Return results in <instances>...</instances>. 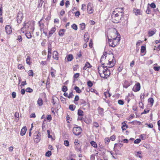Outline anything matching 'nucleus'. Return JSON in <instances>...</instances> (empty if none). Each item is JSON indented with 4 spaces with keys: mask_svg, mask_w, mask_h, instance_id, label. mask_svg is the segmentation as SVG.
Listing matches in <instances>:
<instances>
[{
    "mask_svg": "<svg viewBox=\"0 0 160 160\" xmlns=\"http://www.w3.org/2000/svg\"><path fill=\"white\" fill-rule=\"evenodd\" d=\"M112 17V21L114 23L122 22V25L123 26H125L127 24L128 21V18L127 17H122L113 12Z\"/></svg>",
    "mask_w": 160,
    "mask_h": 160,
    "instance_id": "1",
    "label": "nucleus"
},
{
    "mask_svg": "<svg viewBox=\"0 0 160 160\" xmlns=\"http://www.w3.org/2000/svg\"><path fill=\"white\" fill-rule=\"evenodd\" d=\"M123 8H116L112 12L114 13V14L115 13L116 14H118L119 16L123 17L124 13Z\"/></svg>",
    "mask_w": 160,
    "mask_h": 160,
    "instance_id": "2",
    "label": "nucleus"
},
{
    "mask_svg": "<svg viewBox=\"0 0 160 160\" xmlns=\"http://www.w3.org/2000/svg\"><path fill=\"white\" fill-rule=\"evenodd\" d=\"M72 131L75 135L78 136L81 133L82 129L80 127H75L73 128Z\"/></svg>",
    "mask_w": 160,
    "mask_h": 160,
    "instance_id": "3",
    "label": "nucleus"
},
{
    "mask_svg": "<svg viewBox=\"0 0 160 160\" xmlns=\"http://www.w3.org/2000/svg\"><path fill=\"white\" fill-rule=\"evenodd\" d=\"M41 139V133L38 131H36L34 134V141L37 143Z\"/></svg>",
    "mask_w": 160,
    "mask_h": 160,
    "instance_id": "4",
    "label": "nucleus"
},
{
    "mask_svg": "<svg viewBox=\"0 0 160 160\" xmlns=\"http://www.w3.org/2000/svg\"><path fill=\"white\" fill-rule=\"evenodd\" d=\"M23 18V14L22 12L19 11L18 13L17 17V22L18 23H20L22 21Z\"/></svg>",
    "mask_w": 160,
    "mask_h": 160,
    "instance_id": "5",
    "label": "nucleus"
},
{
    "mask_svg": "<svg viewBox=\"0 0 160 160\" xmlns=\"http://www.w3.org/2000/svg\"><path fill=\"white\" fill-rule=\"evenodd\" d=\"M105 69H106L105 72L104 74H102V76H101V78L104 79H106L109 77L111 74L110 70L107 67Z\"/></svg>",
    "mask_w": 160,
    "mask_h": 160,
    "instance_id": "6",
    "label": "nucleus"
},
{
    "mask_svg": "<svg viewBox=\"0 0 160 160\" xmlns=\"http://www.w3.org/2000/svg\"><path fill=\"white\" fill-rule=\"evenodd\" d=\"M93 6L92 3L89 2L87 6V11L88 13L91 14L93 13Z\"/></svg>",
    "mask_w": 160,
    "mask_h": 160,
    "instance_id": "7",
    "label": "nucleus"
},
{
    "mask_svg": "<svg viewBox=\"0 0 160 160\" xmlns=\"http://www.w3.org/2000/svg\"><path fill=\"white\" fill-rule=\"evenodd\" d=\"M141 88L140 84L139 82H137L133 87L132 90L134 92H137L139 91Z\"/></svg>",
    "mask_w": 160,
    "mask_h": 160,
    "instance_id": "8",
    "label": "nucleus"
},
{
    "mask_svg": "<svg viewBox=\"0 0 160 160\" xmlns=\"http://www.w3.org/2000/svg\"><path fill=\"white\" fill-rule=\"evenodd\" d=\"M113 40L114 42L113 43L114 44V47H116L119 43L120 41V37H116L115 38H113Z\"/></svg>",
    "mask_w": 160,
    "mask_h": 160,
    "instance_id": "9",
    "label": "nucleus"
},
{
    "mask_svg": "<svg viewBox=\"0 0 160 160\" xmlns=\"http://www.w3.org/2000/svg\"><path fill=\"white\" fill-rule=\"evenodd\" d=\"M5 30L7 34H10L12 31L11 27L9 25H7L6 26Z\"/></svg>",
    "mask_w": 160,
    "mask_h": 160,
    "instance_id": "10",
    "label": "nucleus"
},
{
    "mask_svg": "<svg viewBox=\"0 0 160 160\" xmlns=\"http://www.w3.org/2000/svg\"><path fill=\"white\" fill-rule=\"evenodd\" d=\"M38 23L39 24L40 31L41 32H42V31H43V29H44V27L45 26L44 25V22H43L39 21L38 22Z\"/></svg>",
    "mask_w": 160,
    "mask_h": 160,
    "instance_id": "11",
    "label": "nucleus"
},
{
    "mask_svg": "<svg viewBox=\"0 0 160 160\" xmlns=\"http://www.w3.org/2000/svg\"><path fill=\"white\" fill-rule=\"evenodd\" d=\"M106 52H104L103 53V55L102 56L101 59L100 60V62L101 63V64L102 65H104L105 63H102V61L106 59V55L107 54Z\"/></svg>",
    "mask_w": 160,
    "mask_h": 160,
    "instance_id": "12",
    "label": "nucleus"
},
{
    "mask_svg": "<svg viewBox=\"0 0 160 160\" xmlns=\"http://www.w3.org/2000/svg\"><path fill=\"white\" fill-rule=\"evenodd\" d=\"M130 85V83L127 80H125L123 84V87L125 88H127Z\"/></svg>",
    "mask_w": 160,
    "mask_h": 160,
    "instance_id": "13",
    "label": "nucleus"
},
{
    "mask_svg": "<svg viewBox=\"0 0 160 160\" xmlns=\"http://www.w3.org/2000/svg\"><path fill=\"white\" fill-rule=\"evenodd\" d=\"M26 131H27V128H26V127H25V126L24 127L21 129V132H20V135L22 136H23V135H24L26 132Z\"/></svg>",
    "mask_w": 160,
    "mask_h": 160,
    "instance_id": "14",
    "label": "nucleus"
},
{
    "mask_svg": "<svg viewBox=\"0 0 160 160\" xmlns=\"http://www.w3.org/2000/svg\"><path fill=\"white\" fill-rule=\"evenodd\" d=\"M56 28L55 27H52L51 30L49 32V36L48 38H50L52 34L55 32Z\"/></svg>",
    "mask_w": 160,
    "mask_h": 160,
    "instance_id": "15",
    "label": "nucleus"
},
{
    "mask_svg": "<svg viewBox=\"0 0 160 160\" xmlns=\"http://www.w3.org/2000/svg\"><path fill=\"white\" fill-rule=\"evenodd\" d=\"M107 67V66L104 67L102 66H99L98 68V72L99 74V73L102 72L103 70H104L105 68H106Z\"/></svg>",
    "mask_w": 160,
    "mask_h": 160,
    "instance_id": "16",
    "label": "nucleus"
},
{
    "mask_svg": "<svg viewBox=\"0 0 160 160\" xmlns=\"http://www.w3.org/2000/svg\"><path fill=\"white\" fill-rule=\"evenodd\" d=\"M53 58L54 59L58 60V53L57 51H54L53 52Z\"/></svg>",
    "mask_w": 160,
    "mask_h": 160,
    "instance_id": "17",
    "label": "nucleus"
},
{
    "mask_svg": "<svg viewBox=\"0 0 160 160\" xmlns=\"http://www.w3.org/2000/svg\"><path fill=\"white\" fill-rule=\"evenodd\" d=\"M91 65L90 64V63L87 62L86 63L85 66L83 68V69L84 70H86L87 68H90L92 67Z\"/></svg>",
    "mask_w": 160,
    "mask_h": 160,
    "instance_id": "18",
    "label": "nucleus"
},
{
    "mask_svg": "<svg viewBox=\"0 0 160 160\" xmlns=\"http://www.w3.org/2000/svg\"><path fill=\"white\" fill-rule=\"evenodd\" d=\"M89 36L87 32H86L84 35V41L86 42H87L89 39Z\"/></svg>",
    "mask_w": 160,
    "mask_h": 160,
    "instance_id": "19",
    "label": "nucleus"
},
{
    "mask_svg": "<svg viewBox=\"0 0 160 160\" xmlns=\"http://www.w3.org/2000/svg\"><path fill=\"white\" fill-rule=\"evenodd\" d=\"M98 112L99 114L101 116L103 115L104 114V109L102 108L99 107L98 108Z\"/></svg>",
    "mask_w": 160,
    "mask_h": 160,
    "instance_id": "20",
    "label": "nucleus"
},
{
    "mask_svg": "<svg viewBox=\"0 0 160 160\" xmlns=\"http://www.w3.org/2000/svg\"><path fill=\"white\" fill-rule=\"evenodd\" d=\"M108 42L109 43V46L112 47H114V44L113 43V42H114L113 40V39H109L108 38Z\"/></svg>",
    "mask_w": 160,
    "mask_h": 160,
    "instance_id": "21",
    "label": "nucleus"
},
{
    "mask_svg": "<svg viewBox=\"0 0 160 160\" xmlns=\"http://www.w3.org/2000/svg\"><path fill=\"white\" fill-rule=\"evenodd\" d=\"M79 103L80 105H82L85 106L86 105V102L85 100L83 99H80L79 101Z\"/></svg>",
    "mask_w": 160,
    "mask_h": 160,
    "instance_id": "22",
    "label": "nucleus"
},
{
    "mask_svg": "<svg viewBox=\"0 0 160 160\" xmlns=\"http://www.w3.org/2000/svg\"><path fill=\"white\" fill-rule=\"evenodd\" d=\"M66 58L68 61H71L73 59V56L72 54H69L66 57Z\"/></svg>",
    "mask_w": 160,
    "mask_h": 160,
    "instance_id": "23",
    "label": "nucleus"
},
{
    "mask_svg": "<svg viewBox=\"0 0 160 160\" xmlns=\"http://www.w3.org/2000/svg\"><path fill=\"white\" fill-rule=\"evenodd\" d=\"M65 31V30L64 29H60L58 33L59 35L61 37L63 36L64 35Z\"/></svg>",
    "mask_w": 160,
    "mask_h": 160,
    "instance_id": "24",
    "label": "nucleus"
},
{
    "mask_svg": "<svg viewBox=\"0 0 160 160\" xmlns=\"http://www.w3.org/2000/svg\"><path fill=\"white\" fill-rule=\"evenodd\" d=\"M25 35L27 38L28 39H30L32 37V36L30 32H26L25 34Z\"/></svg>",
    "mask_w": 160,
    "mask_h": 160,
    "instance_id": "25",
    "label": "nucleus"
},
{
    "mask_svg": "<svg viewBox=\"0 0 160 160\" xmlns=\"http://www.w3.org/2000/svg\"><path fill=\"white\" fill-rule=\"evenodd\" d=\"M74 89L76 92L78 93H80L82 92L81 90L77 86L75 87Z\"/></svg>",
    "mask_w": 160,
    "mask_h": 160,
    "instance_id": "26",
    "label": "nucleus"
},
{
    "mask_svg": "<svg viewBox=\"0 0 160 160\" xmlns=\"http://www.w3.org/2000/svg\"><path fill=\"white\" fill-rule=\"evenodd\" d=\"M76 108V106L73 104H71L69 106V108L72 111H74Z\"/></svg>",
    "mask_w": 160,
    "mask_h": 160,
    "instance_id": "27",
    "label": "nucleus"
},
{
    "mask_svg": "<svg viewBox=\"0 0 160 160\" xmlns=\"http://www.w3.org/2000/svg\"><path fill=\"white\" fill-rule=\"evenodd\" d=\"M78 114L79 116H82L83 115V112L81 109H78Z\"/></svg>",
    "mask_w": 160,
    "mask_h": 160,
    "instance_id": "28",
    "label": "nucleus"
},
{
    "mask_svg": "<svg viewBox=\"0 0 160 160\" xmlns=\"http://www.w3.org/2000/svg\"><path fill=\"white\" fill-rule=\"evenodd\" d=\"M90 144L92 146L95 148H96L97 147V144L94 141H91L90 142Z\"/></svg>",
    "mask_w": 160,
    "mask_h": 160,
    "instance_id": "29",
    "label": "nucleus"
},
{
    "mask_svg": "<svg viewBox=\"0 0 160 160\" xmlns=\"http://www.w3.org/2000/svg\"><path fill=\"white\" fill-rule=\"evenodd\" d=\"M37 103L38 104L39 106H41L42 105V100L41 98H39L38 101H37Z\"/></svg>",
    "mask_w": 160,
    "mask_h": 160,
    "instance_id": "30",
    "label": "nucleus"
},
{
    "mask_svg": "<svg viewBox=\"0 0 160 160\" xmlns=\"http://www.w3.org/2000/svg\"><path fill=\"white\" fill-rule=\"evenodd\" d=\"M148 101L150 103L151 106L153 105L154 102V99L152 98H149L148 100Z\"/></svg>",
    "mask_w": 160,
    "mask_h": 160,
    "instance_id": "31",
    "label": "nucleus"
},
{
    "mask_svg": "<svg viewBox=\"0 0 160 160\" xmlns=\"http://www.w3.org/2000/svg\"><path fill=\"white\" fill-rule=\"evenodd\" d=\"M79 100V97L78 96L76 95V96L75 98L74 99V103L75 104H78V102H77V101Z\"/></svg>",
    "mask_w": 160,
    "mask_h": 160,
    "instance_id": "32",
    "label": "nucleus"
},
{
    "mask_svg": "<svg viewBox=\"0 0 160 160\" xmlns=\"http://www.w3.org/2000/svg\"><path fill=\"white\" fill-rule=\"evenodd\" d=\"M155 32L153 31H149L148 32V36L149 37H151L154 34Z\"/></svg>",
    "mask_w": 160,
    "mask_h": 160,
    "instance_id": "33",
    "label": "nucleus"
},
{
    "mask_svg": "<svg viewBox=\"0 0 160 160\" xmlns=\"http://www.w3.org/2000/svg\"><path fill=\"white\" fill-rule=\"evenodd\" d=\"M104 95L105 96L106 98L108 97H110L111 96V94L109 93V91L106 92H104Z\"/></svg>",
    "mask_w": 160,
    "mask_h": 160,
    "instance_id": "34",
    "label": "nucleus"
},
{
    "mask_svg": "<svg viewBox=\"0 0 160 160\" xmlns=\"http://www.w3.org/2000/svg\"><path fill=\"white\" fill-rule=\"evenodd\" d=\"M81 29L83 30L85 28V24L84 23H82L80 24Z\"/></svg>",
    "mask_w": 160,
    "mask_h": 160,
    "instance_id": "35",
    "label": "nucleus"
},
{
    "mask_svg": "<svg viewBox=\"0 0 160 160\" xmlns=\"http://www.w3.org/2000/svg\"><path fill=\"white\" fill-rule=\"evenodd\" d=\"M68 90L67 87L65 86H63L62 88V90L64 92H65Z\"/></svg>",
    "mask_w": 160,
    "mask_h": 160,
    "instance_id": "36",
    "label": "nucleus"
},
{
    "mask_svg": "<svg viewBox=\"0 0 160 160\" xmlns=\"http://www.w3.org/2000/svg\"><path fill=\"white\" fill-rule=\"evenodd\" d=\"M148 5H149L151 8H155L156 7V5L154 2H152L151 4L148 3Z\"/></svg>",
    "mask_w": 160,
    "mask_h": 160,
    "instance_id": "37",
    "label": "nucleus"
},
{
    "mask_svg": "<svg viewBox=\"0 0 160 160\" xmlns=\"http://www.w3.org/2000/svg\"><path fill=\"white\" fill-rule=\"evenodd\" d=\"M30 58L29 56H28L27 57V58L26 59V63L27 64L30 65L31 64V62H30Z\"/></svg>",
    "mask_w": 160,
    "mask_h": 160,
    "instance_id": "38",
    "label": "nucleus"
},
{
    "mask_svg": "<svg viewBox=\"0 0 160 160\" xmlns=\"http://www.w3.org/2000/svg\"><path fill=\"white\" fill-rule=\"evenodd\" d=\"M26 91L27 92L31 93L33 92V90L31 88H28L26 89Z\"/></svg>",
    "mask_w": 160,
    "mask_h": 160,
    "instance_id": "39",
    "label": "nucleus"
},
{
    "mask_svg": "<svg viewBox=\"0 0 160 160\" xmlns=\"http://www.w3.org/2000/svg\"><path fill=\"white\" fill-rule=\"evenodd\" d=\"M71 27L75 30H76L78 29L77 26L75 24H73L71 26Z\"/></svg>",
    "mask_w": 160,
    "mask_h": 160,
    "instance_id": "40",
    "label": "nucleus"
},
{
    "mask_svg": "<svg viewBox=\"0 0 160 160\" xmlns=\"http://www.w3.org/2000/svg\"><path fill=\"white\" fill-rule=\"evenodd\" d=\"M146 47L145 46H142L141 47V53H143L146 50Z\"/></svg>",
    "mask_w": 160,
    "mask_h": 160,
    "instance_id": "41",
    "label": "nucleus"
},
{
    "mask_svg": "<svg viewBox=\"0 0 160 160\" xmlns=\"http://www.w3.org/2000/svg\"><path fill=\"white\" fill-rule=\"evenodd\" d=\"M146 12L148 14H150L151 13V10L148 6L147 7V9L146 11Z\"/></svg>",
    "mask_w": 160,
    "mask_h": 160,
    "instance_id": "42",
    "label": "nucleus"
},
{
    "mask_svg": "<svg viewBox=\"0 0 160 160\" xmlns=\"http://www.w3.org/2000/svg\"><path fill=\"white\" fill-rule=\"evenodd\" d=\"M132 123H133V124H138L140 125L141 123V122L139 121H134L132 122Z\"/></svg>",
    "mask_w": 160,
    "mask_h": 160,
    "instance_id": "43",
    "label": "nucleus"
},
{
    "mask_svg": "<svg viewBox=\"0 0 160 160\" xmlns=\"http://www.w3.org/2000/svg\"><path fill=\"white\" fill-rule=\"evenodd\" d=\"M87 85L88 87H91L93 85V83L91 81H89L87 82Z\"/></svg>",
    "mask_w": 160,
    "mask_h": 160,
    "instance_id": "44",
    "label": "nucleus"
},
{
    "mask_svg": "<svg viewBox=\"0 0 160 160\" xmlns=\"http://www.w3.org/2000/svg\"><path fill=\"white\" fill-rule=\"evenodd\" d=\"M51 152L50 151H48L46 153L45 155L47 157H49L51 155Z\"/></svg>",
    "mask_w": 160,
    "mask_h": 160,
    "instance_id": "45",
    "label": "nucleus"
},
{
    "mask_svg": "<svg viewBox=\"0 0 160 160\" xmlns=\"http://www.w3.org/2000/svg\"><path fill=\"white\" fill-rule=\"evenodd\" d=\"M17 40H18L19 42H21L22 41V37L21 36L18 35L17 37Z\"/></svg>",
    "mask_w": 160,
    "mask_h": 160,
    "instance_id": "46",
    "label": "nucleus"
},
{
    "mask_svg": "<svg viewBox=\"0 0 160 160\" xmlns=\"http://www.w3.org/2000/svg\"><path fill=\"white\" fill-rule=\"evenodd\" d=\"M74 96L73 94V92L72 91L71 92H70L69 95H68V98H72Z\"/></svg>",
    "mask_w": 160,
    "mask_h": 160,
    "instance_id": "47",
    "label": "nucleus"
},
{
    "mask_svg": "<svg viewBox=\"0 0 160 160\" xmlns=\"http://www.w3.org/2000/svg\"><path fill=\"white\" fill-rule=\"evenodd\" d=\"M28 74L29 76H33V73L32 70H30L28 72Z\"/></svg>",
    "mask_w": 160,
    "mask_h": 160,
    "instance_id": "48",
    "label": "nucleus"
},
{
    "mask_svg": "<svg viewBox=\"0 0 160 160\" xmlns=\"http://www.w3.org/2000/svg\"><path fill=\"white\" fill-rule=\"evenodd\" d=\"M76 150L78 152H81V151H82V149H81V147L80 146V147L79 148H78V147H77L76 148Z\"/></svg>",
    "mask_w": 160,
    "mask_h": 160,
    "instance_id": "49",
    "label": "nucleus"
},
{
    "mask_svg": "<svg viewBox=\"0 0 160 160\" xmlns=\"http://www.w3.org/2000/svg\"><path fill=\"white\" fill-rule=\"evenodd\" d=\"M134 12L136 15H139L140 14V11L139 9H136L135 10Z\"/></svg>",
    "mask_w": 160,
    "mask_h": 160,
    "instance_id": "50",
    "label": "nucleus"
},
{
    "mask_svg": "<svg viewBox=\"0 0 160 160\" xmlns=\"http://www.w3.org/2000/svg\"><path fill=\"white\" fill-rule=\"evenodd\" d=\"M52 51V46L51 44L48 46V52H51Z\"/></svg>",
    "mask_w": 160,
    "mask_h": 160,
    "instance_id": "51",
    "label": "nucleus"
},
{
    "mask_svg": "<svg viewBox=\"0 0 160 160\" xmlns=\"http://www.w3.org/2000/svg\"><path fill=\"white\" fill-rule=\"evenodd\" d=\"M43 2H44L42 0H39V1H38V5L39 7H42V3Z\"/></svg>",
    "mask_w": 160,
    "mask_h": 160,
    "instance_id": "52",
    "label": "nucleus"
},
{
    "mask_svg": "<svg viewBox=\"0 0 160 160\" xmlns=\"http://www.w3.org/2000/svg\"><path fill=\"white\" fill-rule=\"evenodd\" d=\"M141 141V140L140 138H138L135 140L134 141V143L135 144L139 143Z\"/></svg>",
    "mask_w": 160,
    "mask_h": 160,
    "instance_id": "53",
    "label": "nucleus"
},
{
    "mask_svg": "<svg viewBox=\"0 0 160 160\" xmlns=\"http://www.w3.org/2000/svg\"><path fill=\"white\" fill-rule=\"evenodd\" d=\"M118 103L119 105H123L124 103L123 101L122 100H118Z\"/></svg>",
    "mask_w": 160,
    "mask_h": 160,
    "instance_id": "54",
    "label": "nucleus"
},
{
    "mask_svg": "<svg viewBox=\"0 0 160 160\" xmlns=\"http://www.w3.org/2000/svg\"><path fill=\"white\" fill-rule=\"evenodd\" d=\"M153 69L155 71H158L160 69V67L158 66L156 67H154Z\"/></svg>",
    "mask_w": 160,
    "mask_h": 160,
    "instance_id": "55",
    "label": "nucleus"
},
{
    "mask_svg": "<svg viewBox=\"0 0 160 160\" xmlns=\"http://www.w3.org/2000/svg\"><path fill=\"white\" fill-rule=\"evenodd\" d=\"M93 126L97 128L99 127V125L98 123L97 122H94L93 123Z\"/></svg>",
    "mask_w": 160,
    "mask_h": 160,
    "instance_id": "56",
    "label": "nucleus"
},
{
    "mask_svg": "<svg viewBox=\"0 0 160 160\" xmlns=\"http://www.w3.org/2000/svg\"><path fill=\"white\" fill-rule=\"evenodd\" d=\"M141 152H142L141 151H138V152H137V154L136 155V156L137 157H138L139 158H142V157L140 156V155H139V154H141Z\"/></svg>",
    "mask_w": 160,
    "mask_h": 160,
    "instance_id": "57",
    "label": "nucleus"
},
{
    "mask_svg": "<svg viewBox=\"0 0 160 160\" xmlns=\"http://www.w3.org/2000/svg\"><path fill=\"white\" fill-rule=\"evenodd\" d=\"M149 111L150 110L146 109H144V112L141 113V114L147 113H148L149 112Z\"/></svg>",
    "mask_w": 160,
    "mask_h": 160,
    "instance_id": "58",
    "label": "nucleus"
},
{
    "mask_svg": "<svg viewBox=\"0 0 160 160\" xmlns=\"http://www.w3.org/2000/svg\"><path fill=\"white\" fill-rule=\"evenodd\" d=\"M47 119L49 122L50 121L52 120V118L50 115H48V117L47 118Z\"/></svg>",
    "mask_w": 160,
    "mask_h": 160,
    "instance_id": "59",
    "label": "nucleus"
},
{
    "mask_svg": "<svg viewBox=\"0 0 160 160\" xmlns=\"http://www.w3.org/2000/svg\"><path fill=\"white\" fill-rule=\"evenodd\" d=\"M64 144L66 146H69V142L68 140H65L64 141Z\"/></svg>",
    "mask_w": 160,
    "mask_h": 160,
    "instance_id": "60",
    "label": "nucleus"
},
{
    "mask_svg": "<svg viewBox=\"0 0 160 160\" xmlns=\"http://www.w3.org/2000/svg\"><path fill=\"white\" fill-rule=\"evenodd\" d=\"M51 52H48V55L47 57V60H49L51 56Z\"/></svg>",
    "mask_w": 160,
    "mask_h": 160,
    "instance_id": "61",
    "label": "nucleus"
},
{
    "mask_svg": "<svg viewBox=\"0 0 160 160\" xmlns=\"http://www.w3.org/2000/svg\"><path fill=\"white\" fill-rule=\"evenodd\" d=\"M80 75V74L78 73H77L75 74L73 76V78H78Z\"/></svg>",
    "mask_w": 160,
    "mask_h": 160,
    "instance_id": "62",
    "label": "nucleus"
},
{
    "mask_svg": "<svg viewBox=\"0 0 160 160\" xmlns=\"http://www.w3.org/2000/svg\"><path fill=\"white\" fill-rule=\"evenodd\" d=\"M67 121L69 123L70 121H71V120L70 119V117H69V116L68 115H67Z\"/></svg>",
    "mask_w": 160,
    "mask_h": 160,
    "instance_id": "63",
    "label": "nucleus"
},
{
    "mask_svg": "<svg viewBox=\"0 0 160 160\" xmlns=\"http://www.w3.org/2000/svg\"><path fill=\"white\" fill-rule=\"evenodd\" d=\"M139 104L141 108L143 109L144 108L143 104L142 102H139Z\"/></svg>",
    "mask_w": 160,
    "mask_h": 160,
    "instance_id": "64",
    "label": "nucleus"
}]
</instances>
